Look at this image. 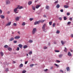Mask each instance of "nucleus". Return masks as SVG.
<instances>
[{
    "instance_id": "obj_62",
    "label": "nucleus",
    "mask_w": 73,
    "mask_h": 73,
    "mask_svg": "<svg viewBox=\"0 0 73 73\" xmlns=\"http://www.w3.org/2000/svg\"><path fill=\"white\" fill-rule=\"evenodd\" d=\"M9 13H10V12L9 11H8L7 13H8V14H9Z\"/></svg>"
},
{
    "instance_id": "obj_2",
    "label": "nucleus",
    "mask_w": 73,
    "mask_h": 73,
    "mask_svg": "<svg viewBox=\"0 0 73 73\" xmlns=\"http://www.w3.org/2000/svg\"><path fill=\"white\" fill-rule=\"evenodd\" d=\"M45 26H46V24H44L42 27V30L44 32H45Z\"/></svg>"
},
{
    "instance_id": "obj_46",
    "label": "nucleus",
    "mask_w": 73,
    "mask_h": 73,
    "mask_svg": "<svg viewBox=\"0 0 73 73\" xmlns=\"http://www.w3.org/2000/svg\"><path fill=\"white\" fill-rule=\"evenodd\" d=\"M56 62H57L58 63L59 62H60V61H59V60H57L56 61Z\"/></svg>"
},
{
    "instance_id": "obj_56",
    "label": "nucleus",
    "mask_w": 73,
    "mask_h": 73,
    "mask_svg": "<svg viewBox=\"0 0 73 73\" xmlns=\"http://www.w3.org/2000/svg\"><path fill=\"white\" fill-rule=\"evenodd\" d=\"M53 66H51L50 68V69H53Z\"/></svg>"
},
{
    "instance_id": "obj_25",
    "label": "nucleus",
    "mask_w": 73,
    "mask_h": 73,
    "mask_svg": "<svg viewBox=\"0 0 73 73\" xmlns=\"http://www.w3.org/2000/svg\"><path fill=\"white\" fill-rule=\"evenodd\" d=\"M46 8L47 9H49V7L48 6H46Z\"/></svg>"
},
{
    "instance_id": "obj_8",
    "label": "nucleus",
    "mask_w": 73,
    "mask_h": 73,
    "mask_svg": "<svg viewBox=\"0 0 73 73\" xmlns=\"http://www.w3.org/2000/svg\"><path fill=\"white\" fill-rule=\"evenodd\" d=\"M18 46L20 47V48H23V46L21 44H20L18 45Z\"/></svg>"
},
{
    "instance_id": "obj_10",
    "label": "nucleus",
    "mask_w": 73,
    "mask_h": 73,
    "mask_svg": "<svg viewBox=\"0 0 73 73\" xmlns=\"http://www.w3.org/2000/svg\"><path fill=\"white\" fill-rule=\"evenodd\" d=\"M60 5H59V4H57L56 5V7L57 8H60Z\"/></svg>"
},
{
    "instance_id": "obj_49",
    "label": "nucleus",
    "mask_w": 73,
    "mask_h": 73,
    "mask_svg": "<svg viewBox=\"0 0 73 73\" xmlns=\"http://www.w3.org/2000/svg\"><path fill=\"white\" fill-rule=\"evenodd\" d=\"M34 65V64H31V65H30V67H32V66H33Z\"/></svg>"
},
{
    "instance_id": "obj_58",
    "label": "nucleus",
    "mask_w": 73,
    "mask_h": 73,
    "mask_svg": "<svg viewBox=\"0 0 73 73\" xmlns=\"http://www.w3.org/2000/svg\"><path fill=\"white\" fill-rule=\"evenodd\" d=\"M13 64H15V63H16V62L15 61H13Z\"/></svg>"
},
{
    "instance_id": "obj_45",
    "label": "nucleus",
    "mask_w": 73,
    "mask_h": 73,
    "mask_svg": "<svg viewBox=\"0 0 73 73\" xmlns=\"http://www.w3.org/2000/svg\"><path fill=\"white\" fill-rule=\"evenodd\" d=\"M54 65H55L56 66H57V68H58V65L56 64H55Z\"/></svg>"
},
{
    "instance_id": "obj_55",
    "label": "nucleus",
    "mask_w": 73,
    "mask_h": 73,
    "mask_svg": "<svg viewBox=\"0 0 73 73\" xmlns=\"http://www.w3.org/2000/svg\"><path fill=\"white\" fill-rule=\"evenodd\" d=\"M28 61H26L25 62V64H27L28 63Z\"/></svg>"
},
{
    "instance_id": "obj_63",
    "label": "nucleus",
    "mask_w": 73,
    "mask_h": 73,
    "mask_svg": "<svg viewBox=\"0 0 73 73\" xmlns=\"http://www.w3.org/2000/svg\"><path fill=\"white\" fill-rule=\"evenodd\" d=\"M54 44H57L56 42H54Z\"/></svg>"
},
{
    "instance_id": "obj_30",
    "label": "nucleus",
    "mask_w": 73,
    "mask_h": 73,
    "mask_svg": "<svg viewBox=\"0 0 73 73\" xmlns=\"http://www.w3.org/2000/svg\"><path fill=\"white\" fill-rule=\"evenodd\" d=\"M64 20H67V18H66V17H64Z\"/></svg>"
},
{
    "instance_id": "obj_41",
    "label": "nucleus",
    "mask_w": 73,
    "mask_h": 73,
    "mask_svg": "<svg viewBox=\"0 0 73 73\" xmlns=\"http://www.w3.org/2000/svg\"><path fill=\"white\" fill-rule=\"evenodd\" d=\"M56 33H60V31L58 30H57Z\"/></svg>"
},
{
    "instance_id": "obj_15",
    "label": "nucleus",
    "mask_w": 73,
    "mask_h": 73,
    "mask_svg": "<svg viewBox=\"0 0 73 73\" xmlns=\"http://www.w3.org/2000/svg\"><path fill=\"white\" fill-rule=\"evenodd\" d=\"M64 7L65 8H69V6H67V5H64Z\"/></svg>"
},
{
    "instance_id": "obj_37",
    "label": "nucleus",
    "mask_w": 73,
    "mask_h": 73,
    "mask_svg": "<svg viewBox=\"0 0 73 73\" xmlns=\"http://www.w3.org/2000/svg\"><path fill=\"white\" fill-rule=\"evenodd\" d=\"M2 12H3V11L1 9H0V14H1L2 13Z\"/></svg>"
},
{
    "instance_id": "obj_4",
    "label": "nucleus",
    "mask_w": 73,
    "mask_h": 73,
    "mask_svg": "<svg viewBox=\"0 0 73 73\" xmlns=\"http://www.w3.org/2000/svg\"><path fill=\"white\" fill-rule=\"evenodd\" d=\"M36 32V28H35L33 29L32 31L33 34H34Z\"/></svg>"
},
{
    "instance_id": "obj_57",
    "label": "nucleus",
    "mask_w": 73,
    "mask_h": 73,
    "mask_svg": "<svg viewBox=\"0 0 73 73\" xmlns=\"http://www.w3.org/2000/svg\"><path fill=\"white\" fill-rule=\"evenodd\" d=\"M43 17H46V15H43Z\"/></svg>"
},
{
    "instance_id": "obj_48",
    "label": "nucleus",
    "mask_w": 73,
    "mask_h": 73,
    "mask_svg": "<svg viewBox=\"0 0 73 73\" xmlns=\"http://www.w3.org/2000/svg\"><path fill=\"white\" fill-rule=\"evenodd\" d=\"M60 12H63L64 10H63V9H62L60 10Z\"/></svg>"
},
{
    "instance_id": "obj_29",
    "label": "nucleus",
    "mask_w": 73,
    "mask_h": 73,
    "mask_svg": "<svg viewBox=\"0 0 73 73\" xmlns=\"http://www.w3.org/2000/svg\"><path fill=\"white\" fill-rule=\"evenodd\" d=\"M25 25V22H23L22 24V25L24 26Z\"/></svg>"
},
{
    "instance_id": "obj_47",
    "label": "nucleus",
    "mask_w": 73,
    "mask_h": 73,
    "mask_svg": "<svg viewBox=\"0 0 73 73\" xmlns=\"http://www.w3.org/2000/svg\"><path fill=\"white\" fill-rule=\"evenodd\" d=\"M44 49H47V47L44 46Z\"/></svg>"
},
{
    "instance_id": "obj_19",
    "label": "nucleus",
    "mask_w": 73,
    "mask_h": 73,
    "mask_svg": "<svg viewBox=\"0 0 73 73\" xmlns=\"http://www.w3.org/2000/svg\"><path fill=\"white\" fill-rule=\"evenodd\" d=\"M23 66V64H21L19 66V68H22Z\"/></svg>"
},
{
    "instance_id": "obj_32",
    "label": "nucleus",
    "mask_w": 73,
    "mask_h": 73,
    "mask_svg": "<svg viewBox=\"0 0 73 73\" xmlns=\"http://www.w3.org/2000/svg\"><path fill=\"white\" fill-rule=\"evenodd\" d=\"M29 55H31V54H32V51L30 52L29 53Z\"/></svg>"
},
{
    "instance_id": "obj_9",
    "label": "nucleus",
    "mask_w": 73,
    "mask_h": 73,
    "mask_svg": "<svg viewBox=\"0 0 73 73\" xmlns=\"http://www.w3.org/2000/svg\"><path fill=\"white\" fill-rule=\"evenodd\" d=\"M32 3V2L31 1H29L28 3V5H31Z\"/></svg>"
},
{
    "instance_id": "obj_12",
    "label": "nucleus",
    "mask_w": 73,
    "mask_h": 73,
    "mask_svg": "<svg viewBox=\"0 0 73 73\" xmlns=\"http://www.w3.org/2000/svg\"><path fill=\"white\" fill-rule=\"evenodd\" d=\"M15 20L17 21H19V17H16L15 18Z\"/></svg>"
},
{
    "instance_id": "obj_17",
    "label": "nucleus",
    "mask_w": 73,
    "mask_h": 73,
    "mask_svg": "<svg viewBox=\"0 0 73 73\" xmlns=\"http://www.w3.org/2000/svg\"><path fill=\"white\" fill-rule=\"evenodd\" d=\"M68 56H72V54L70 53V52H69L68 54Z\"/></svg>"
},
{
    "instance_id": "obj_44",
    "label": "nucleus",
    "mask_w": 73,
    "mask_h": 73,
    "mask_svg": "<svg viewBox=\"0 0 73 73\" xmlns=\"http://www.w3.org/2000/svg\"><path fill=\"white\" fill-rule=\"evenodd\" d=\"M70 20V21H72V20H73V18H70L69 19Z\"/></svg>"
},
{
    "instance_id": "obj_20",
    "label": "nucleus",
    "mask_w": 73,
    "mask_h": 73,
    "mask_svg": "<svg viewBox=\"0 0 73 73\" xmlns=\"http://www.w3.org/2000/svg\"><path fill=\"white\" fill-rule=\"evenodd\" d=\"M66 69L67 71H69V70H70V68H69V67H67V68H66Z\"/></svg>"
},
{
    "instance_id": "obj_53",
    "label": "nucleus",
    "mask_w": 73,
    "mask_h": 73,
    "mask_svg": "<svg viewBox=\"0 0 73 73\" xmlns=\"http://www.w3.org/2000/svg\"><path fill=\"white\" fill-rule=\"evenodd\" d=\"M59 20H62V18H61V17H60L59 18Z\"/></svg>"
},
{
    "instance_id": "obj_38",
    "label": "nucleus",
    "mask_w": 73,
    "mask_h": 73,
    "mask_svg": "<svg viewBox=\"0 0 73 73\" xmlns=\"http://www.w3.org/2000/svg\"><path fill=\"white\" fill-rule=\"evenodd\" d=\"M60 72H62V73H64V71H63V70H60Z\"/></svg>"
},
{
    "instance_id": "obj_59",
    "label": "nucleus",
    "mask_w": 73,
    "mask_h": 73,
    "mask_svg": "<svg viewBox=\"0 0 73 73\" xmlns=\"http://www.w3.org/2000/svg\"><path fill=\"white\" fill-rule=\"evenodd\" d=\"M70 50L71 51V52H73V50L71 49H70Z\"/></svg>"
},
{
    "instance_id": "obj_5",
    "label": "nucleus",
    "mask_w": 73,
    "mask_h": 73,
    "mask_svg": "<svg viewBox=\"0 0 73 73\" xmlns=\"http://www.w3.org/2000/svg\"><path fill=\"white\" fill-rule=\"evenodd\" d=\"M20 37L19 36H16L15 37H14V38L15 39H19V38H20Z\"/></svg>"
},
{
    "instance_id": "obj_14",
    "label": "nucleus",
    "mask_w": 73,
    "mask_h": 73,
    "mask_svg": "<svg viewBox=\"0 0 73 73\" xmlns=\"http://www.w3.org/2000/svg\"><path fill=\"white\" fill-rule=\"evenodd\" d=\"M8 49L9 51H10V52H11V51H12V48L10 47H9L8 48Z\"/></svg>"
},
{
    "instance_id": "obj_18",
    "label": "nucleus",
    "mask_w": 73,
    "mask_h": 73,
    "mask_svg": "<svg viewBox=\"0 0 73 73\" xmlns=\"http://www.w3.org/2000/svg\"><path fill=\"white\" fill-rule=\"evenodd\" d=\"M28 48V46L27 45H25L23 46L24 49H26V48Z\"/></svg>"
},
{
    "instance_id": "obj_6",
    "label": "nucleus",
    "mask_w": 73,
    "mask_h": 73,
    "mask_svg": "<svg viewBox=\"0 0 73 73\" xmlns=\"http://www.w3.org/2000/svg\"><path fill=\"white\" fill-rule=\"evenodd\" d=\"M10 41H13V40H14V38L13 37H11L10 39H9Z\"/></svg>"
},
{
    "instance_id": "obj_23",
    "label": "nucleus",
    "mask_w": 73,
    "mask_h": 73,
    "mask_svg": "<svg viewBox=\"0 0 73 73\" xmlns=\"http://www.w3.org/2000/svg\"><path fill=\"white\" fill-rule=\"evenodd\" d=\"M32 9L33 10V11H35V7L32 6Z\"/></svg>"
},
{
    "instance_id": "obj_31",
    "label": "nucleus",
    "mask_w": 73,
    "mask_h": 73,
    "mask_svg": "<svg viewBox=\"0 0 73 73\" xmlns=\"http://www.w3.org/2000/svg\"><path fill=\"white\" fill-rule=\"evenodd\" d=\"M29 42L30 43H32V42H33V41L31 40H30L29 41Z\"/></svg>"
},
{
    "instance_id": "obj_26",
    "label": "nucleus",
    "mask_w": 73,
    "mask_h": 73,
    "mask_svg": "<svg viewBox=\"0 0 73 73\" xmlns=\"http://www.w3.org/2000/svg\"><path fill=\"white\" fill-rule=\"evenodd\" d=\"M65 42H64L62 40L61 41V43L62 45H64V44H65Z\"/></svg>"
},
{
    "instance_id": "obj_64",
    "label": "nucleus",
    "mask_w": 73,
    "mask_h": 73,
    "mask_svg": "<svg viewBox=\"0 0 73 73\" xmlns=\"http://www.w3.org/2000/svg\"><path fill=\"white\" fill-rule=\"evenodd\" d=\"M38 1L37 0H36V1H35V3H36V2H37V1Z\"/></svg>"
},
{
    "instance_id": "obj_1",
    "label": "nucleus",
    "mask_w": 73,
    "mask_h": 73,
    "mask_svg": "<svg viewBox=\"0 0 73 73\" xmlns=\"http://www.w3.org/2000/svg\"><path fill=\"white\" fill-rule=\"evenodd\" d=\"M45 21V20H39L38 21H37L36 22H35L34 24L35 25H37V24H40V23H43L44 21Z\"/></svg>"
},
{
    "instance_id": "obj_40",
    "label": "nucleus",
    "mask_w": 73,
    "mask_h": 73,
    "mask_svg": "<svg viewBox=\"0 0 73 73\" xmlns=\"http://www.w3.org/2000/svg\"><path fill=\"white\" fill-rule=\"evenodd\" d=\"M26 71L25 70H24L23 71L22 73H26Z\"/></svg>"
},
{
    "instance_id": "obj_27",
    "label": "nucleus",
    "mask_w": 73,
    "mask_h": 73,
    "mask_svg": "<svg viewBox=\"0 0 73 73\" xmlns=\"http://www.w3.org/2000/svg\"><path fill=\"white\" fill-rule=\"evenodd\" d=\"M4 48H8V45H5L4 46Z\"/></svg>"
},
{
    "instance_id": "obj_50",
    "label": "nucleus",
    "mask_w": 73,
    "mask_h": 73,
    "mask_svg": "<svg viewBox=\"0 0 73 73\" xmlns=\"http://www.w3.org/2000/svg\"><path fill=\"white\" fill-rule=\"evenodd\" d=\"M71 23V22H68V25H69V24H70Z\"/></svg>"
},
{
    "instance_id": "obj_61",
    "label": "nucleus",
    "mask_w": 73,
    "mask_h": 73,
    "mask_svg": "<svg viewBox=\"0 0 73 73\" xmlns=\"http://www.w3.org/2000/svg\"><path fill=\"white\" fill-rule=\"evenodd\" d=\"M71 37H73V34L71 35Z\"/></svg>"
},
{
    "instance_id": "obj_28",
    "label": "nucleus",
    "mask_w": 73,
    "mask_h": 73,
    "mask_svg": "<svg viewBox=\"0 0 73 73\" xmlns=\"http://www.w3.org/2000/svg\"><path fill=\"white\" fill-rule=\"evenodd\" d=\"M65 49L64 50V52H67V49H66V47H65L64 48Z\"/></svg>"
},
{
    "instance_id": "obj_51",
    "label": "nucleus",
    "mask_w": 73,
    "mask_h": 73,
    "mask_svg": "<svg viewBox=\"0 0 73 73\" xmlns=\"http://www.w3.org/2000/svg\"><path fill=\"white\" fill-rule=\"evenodd\" d=\"M17 24L16 23H14L13 24V25H14V26H16Z\"/></svg>"
},
{
    "instance_id": "obj_35",
    "label": "nucleus",
    "mask_w": 73,
    "mask_h": 73,
    "mask_svg": "<svg viewBox=\"0 0 73 73\" xmlns=\"http://www.w3.org/2000/svg\"><path fill=\"white\" fill-rule=\"evenodd\" d=\"M58 1H57L54 2V4H57V3H58Z\"/></svg>"
},
{
    "instance_id": "obj_24",
    "label": "nucleus",
    "mask_w": 73,
    "mask_h": 73,
    "mask_svg": "<svg viewBox=\"0 0 73 73\" xmlns=\"http://www.w3.org/2000/svg\"><path fill=\"white\" fill-rule=\"evenodd\" d=\"M18 7H19L18 8L19 9H22V8H23V7L22 6L19 7L20 6H18Z\"/></svg>"
},
{
    "instance_id": "obj_7",
    "label": "nucleus",
    "mask_w": 73,
    "mask_h": 73,
    "mask_svg": "<svg viewBox=\"0 0 73 73\" xmlns=\"http://www.w3.org/2000/svg\"><path fill=\"white\" fill-rule=\"evenodd\" d=\"M11 22H9L6 25V26H9L10 25H11Z\"/></svg>"
},
{
    "instance_id": "obj_34",
    "label": "nucleus",
    "mask_w": 73,
    "mask_h": 73,
    "mask_svg": "<svg viewBox=\"0 0 73 73\" xmlns=\"http://www.w3.org/2000/svg\"><path fill=\"white\" fill-rule=\"evenodd\" d=\"M17 50V51L19 50H20V48H19V47H18L16 49Z\"/></svg>"
},
{
    "instance_id": "obj_36",
    "label": "nucleus",
    "mask_w": 73,
    "mask_h": 73,
    "mask_svg": "<svg viewBox=\"0 0 73 73\" xmlns=\"http://www.w3.org/2000/svg\"><path fill=\"white\" fill-rule=\"evenodd\" d=\"M8 70H8V68H6L5 69V70L6 72H8Z\"/></svg>"
},
{
    "instance_id": "obj_33",
    "label": "nucleus",
    "mask_w": 73,
    "mask_h": 73,
    "mask_svg": "<svg viewBox=\"0 0 73 73\" xmlns=\"http://www.w3.org/2000/svg\"><path fill=\"white\" fill-rule=\"evenodd\" d=\"M52 24V22H49V24L50 25H51Z\"/></svg>"
},
{
    "instance_id": "obj_16",
    "label": "nucleus",
    "mask_w": 73,
    "mask_h": 73,
    "mask_svg": "<svg viewBox=\"0 0 73 73\" xmlns=\"http://www.w3.org/2000/svg\"><path fill=\"white\" fill-rule=\"evenodd\" d=\"M0 17L2 19H4L5 18V17H4V16L3 15H1L0 16Z\"/></svg>"
},
{
    "instance_id": "obj_52",
    "label": "nucleus",
    "mask_w": 73,
    "mask_h": 73,
    "mask_svg": "<svg viewBox=\"0 0 73 73\" xmlns=\"http://www.w3.org/2000/svg\"><path fill=\"white\" fill-rule=\"evenodd\" d=\"M13 42H14V43H17V41H13Z\"/></svg>"
},
{
    "instance_id": "obj_60",
    "label": "nucleus",
    "mask_w": 73,
    "mask_h": 73,
    "mask_svg": "<svg viewBox=\"0 0 73 73\" xmlns=\"http://www.w3.org/2000/svg\"><path fill=\"white\" fill-rule=\"evenodd\" d=\"M48 70V69H46V70H44V71H47Z\"/></svg>"
},
{
    "instance_id": "obj_21",
    "label": "nucleus",
    "mask_w": 73,
    "mask_h": 73,
    "mask_svg": "<svg viewBox=\"0 0 73 73\" xmlns=\"http://www.w3.org/2000/svg\"><path fill=\"white\" fill-rule=\"evenodd\" d=\"M40 7V5H37L36 7V9H38V8Z\"/></svg>"
},
{
    "instance_id": "obj_22",
    "label": "nucleus",
    "mask_w": 73,
    "mask_h": 73,
    "mask_svg": "<svg viewBox=\"0 0 73 73\" xmlns=\"http://www.w3.org/2000/svg\"><path fill=\"white\" fill-rule=\"evenodd\" d=\"M63 56V54H60L59 56V58H61Z\"/></svg>"
},
{
    "instance_id": "obj_39",
    "label": "nucleus",
    "mask_w": 73,
    "mask_h": 73,
    "mask_svg": "<svg viewBox=\"0 0 73 73\" xmlns=\"http://www.w3.org/2000/svg\"><path fill=\"white\" fill-rule=\"evenodd\" d=\"M55 52H59L60 51L58 50H55Z\"/></svg>"
},
{
    "instance_id": "obj_43",
    "label": "nucleus",
    "mask_w": 73,
    "mask_h": 73,
    "mask_svg": "<svg viewBox=\"0 0 73 73\" xmlns=\"http://www.w3.org/2000/svg\"><path fill=\"white\" fill-rule=\"evenodd\" d=\"M30 21H32V20H33V18H30L29 19Z\"/></svg>"
},
{
    "instance_id": "obj_13",
    "label": "nucleus",
    "mask_w": 73,
    "mask_h": 73,
    "mask_svg": "<svg viewBox=\"0 0 73 73\" xmlns=\"http://www.w3.org/2000/svg\"><path fill=\"white\" fill-rule=\"evenodd\" d=\"M6 3L7 4H10V1H6Z\"/></svg>"
},
{
    "instance_id": "obj_3",
    "label": "nucleus",
    "mask_w": 73,
    "mask_h": 73,
    "mask_svg": "<svg viewBox=\"0 0 73 73\" xmlns=\"http://www.w3.org/2000/svg\"><path fill=\"white\" fill-rule=\"evenodd\" d=\"M18 9H19V6L14 9V11L15 12V13H18V12L17 11Z\"/></svg>"
},
{
    "instance_id": "obj_42",
    "label": "nucleus",
    "mask_w": 73,
    "mask_h": 73,
    "mask_svg": "<svg viewBox=\"0 0 73 73\" xmlns=\"http://www.w3.org/2000/svg\"><path fill=\"white\" fill-rule=\"evenodd\" d=\"M56 24L54 23L53 24V25H52V26L53 27H55V25Z\"/></svg>"
},
{
    "instance_id": "obj_54",
    "label": "nucleus",
    "mask_w": 73,
    "mask_h": 73,
    "mask_svg": "<svg viewBox=\"0 0 73 73\" xmlns=\"http://www.w3.org/2000/svg\"><path fill=\"white\" fill-rule=\"evenodd\" d=\"M70 15V13H67V16H69Z\"/></svg>"
},
{
    "instance_id": "obj_11",
    "label": "nucleus",
    "mask_w": 73,
    "mask_h": 73,
    "mask_svg": "<svg viewBox=\"0 0 73 73\" xmlns=\"http://www.w3.org/2000/svg\"><path fill=\"white\" fill-rule=\"evenodd\" d=\"M0 54L1 56H3V55H4V53L3 52H1L0 53Z\"/></svg>"
}]
</instances>
